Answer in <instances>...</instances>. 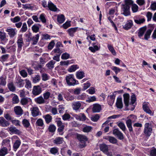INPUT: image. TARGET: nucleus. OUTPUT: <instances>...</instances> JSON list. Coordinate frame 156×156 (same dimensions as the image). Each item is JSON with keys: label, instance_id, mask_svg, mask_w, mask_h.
<instances>
[{"label": "nucleus", "instance_id": "19", "mask_svg": "<svg viewBox=\"0 0 156 156\" xmlns=\"http://www.w3.org/2000/svg\"><path fill=\"white\" fill-rule=\"evenodd\" d=\"M48 6L49 9L52 11H56L57 8L50 1L48 2Z\"/></svg>", "mask_w": 156, "mask_h": 156}, {"label": "nucleus", "instance_id": "26", "mask_svg": "<svg viewBox=\"0 0 156 156\" xmlns=\"http://www.w3.org/2000/svg\"><path fill=\"white\" fill-rule=\"evenodd\" d=\"M117 107L119 108H122L123 107L122 98H118L116 104Z\"/></svg>", "mask_w": 156, "mask_h": 156}, {"label": "nucleus", "instance_id": "53", "mask_svg": "<svg viewBox=\"0 0 156 156\" xmlns=\"http://www.w3.org/2000/svg\"><path fill=\"white\" fill-rule=\"evenodd\" d=\"M96 98L95 96H93L91 97H89L86 100V101L87 102L90 103L96 100Z\"/></svg>", "mask_w": 156, "mask_h": 156}, {"label": "nucleus", "instance_id": "4", "mask_svg": "<svg viewBox=\"0 0 156 156\" xmlns=\"http://www.w3.org/2000/svg\"><path fill=\"white\" fill-rule=\"evenodd\" d=\"M152 132V125L149 123H146L144 125V133L147 137L150 136Z\"/></svg>", "mask_w": 156, "mask_h": 156}, {"label": "nucleus", "instance_id": "35", "mask_svg": "<svg viewBox=\"0 0 156 156\" xmlns=\"http://www.w3.org/2000/svg\"><path fill=\"white\" fill-rule=\"evenodd\" d=\"M8 150L6 147H3L0 150V156H5L7 153Z\"/></svg>", "mask_w": 156, "mask_h": 156}, {"label": "nucleus", "instance_id": "42", "mask_svg": "<svg viewBox=\"0 0 156 156\" xmlns=\"http://www.w3.org/2000/svg\"><path fill=\"white\" fill-rule=\"evenodd\" d=\"M25 80L26 82L25 87L28 89L31 88L32 87L30 81L29 80L27 79Z\"/></svg>", "mask_w": 156, "mask_h": 156}, {"label": "nucleus", "instance_id": "44", "mask_svg": "<svg viewBox=\"0 0 156 156\" xmlns=\"http://www.w3.org/2000/svg\"><path fill=\"white\" fill-rule=\"evenodd\" d=\"M58 148L55 147L51 148L50 151L51 154H55L58 152Z\"/></svg>", "mask_w": 156, "mask_h": 156}, {"label": "nucleus", "instance_id": "50", "mask_svg": "<svg viewBox=\"0 0 156 156\" xmlns=\"http://www.w3.org/2000/svg\"><path fill=\"white\" fill-rule=\"evenodd\" d=\"M48 129L50 132H54L56 130V127L54 125H51L49 126Z\"/></svg>", "mask_w": 156, "mask_h": 156}, {"label": "nucleus", "instance_id": "56", "mask_svg": "<svg viewBox=\"0 0 156 156\" xmlns=\"http://www.w3.org/2000/svg\"><path fill=\"white\" fill-rule=\"evenodd\" d=\"M146 17L147 18V21H149L151 20L152 18V13L150 12H148L146 15Z\"/></svg>", "mask_w": 156, "mask_h": 156}, {"label": "nucleus", "instance_id": "15", "mask_svg": "<svg viewBox=\"0 0 156 156\" xmlns=\"http://www.w3.org/2000/svg\"><path fill=\"white\" fill-rule=\"evenodd\" d=\"M29 102H32V100L30 98H23L20 100V103L23 105H26Z\"/></svg>", "mask_w": 156, "mask_h": 156}, {"label": "nucleus", "instance_id": "9", "mask_svg": "<svg viewBox=\"0 0 156 156\" xmlns=\"http://www.w3.org/2000/svg\"><path fill=\"white\" fill-rule=\"evenodd\" d=\"M16 29H15L9 27L6 29V31L8 33V34L9 35L10 37H14L16 34Z\"/></svg>", "mask_w": 156, "mask_h": 156}, {"label": "nucleus", "instance_id": "32", "mask_svg": "<svg viewBox=\"0 0 156 156\" xmlns=\"http://www.w3.org/2000/svg\"><path fill=\"white\" fill-rule=\"evenodd\" d=\"M40 26V27L41 25L39 24L34 25L32 27L33 31L35 33L39 31Z\"/></svg>", "mask_w": 156, "mask_h": 156}, {"label": "nucleus", "instance_id": "29", "mask_svg": "<svg viewBox=\"0 0 156 156\" xmlns=\"http://www.w3.org/2000/svg\"><path fill=\"white\" fill-rule=\"evenodd\" d=\"M16 83L17 84L18 87H23L24 84V80L21 79H17L16 81Z\"/></svg>", "mask_w": 156, "mask_h": 156}, {"label": "nucleus", "instance_id": "55", "mask_svg": "<svg viewBox=\"0 0 156 156\" xmlns=\"http://www.w3.org/2000/svg\"><path fill=\"white\" fill-rule=\"evenodd\" d=\"M19 101L18 97L16 95H15L12 98V102L13 104L18 103Z\"/></svg>", "mask_w": 156, "mask_h": 156}, {"label": "nucleus", "instance_id": "16", "mask_svg": "<svg viewBox=\"0 0 156 156\" xmlns=\"http://www.w3.org/2000/svg\"><path fill=\"white\" fill-rule=\"evenodd\" d=\"M34 101L36 103L39 104H44L45 102L44 99L41 96L35 98Z\"/></svg>", "mask_w": 156, "mask_h": 156}, {"label": "nucleus", "instance_id": "25", "mask_svg": "<svg viewBox=\"0 0 156 156\" xmlns=\"http://www.w3.org/2000/svg\"><path fill=\"white\" fill-rule=\"evenodd\" d=\"M39 34H37L35 36H34L33 37H29L30 40H31L33 41V42L32 43L33 44H36L37 43L39 38Z\"/></svg>", "mask_w": 156, "mask_h": 156}, {"label": "nucleus", "instance_id": "47", "mask_svg": "<svg viewBox=\"0 0 156 156\" xmlns=\"http://www.w3.org/2000/svg\"><path fill=\"white\" fill-rule=\"evenodd\" d=\"M119 127L123 131L126 130V127L125 124L122 122H120L118 124Z\"/></svg>", "mask_w": 156, "mask_h": 156}, {"label": "nucleus", "instance_id": "17", "mask_svg": "<svg viewBox=\"0 0 156 156\" xmlns=\"http://www.w3.org/2000/svg\"><path fill=\"white\" fill-rule=\"evenodd\" d=\"M133 25V22L131 20L127 21L125 25L123 26V28L125 30H128L131 28Z\"/></svg>", "mask_w": 156, "mask_h": 156}, {"label": "nucleus", "instance_id": "31", "mask_svg": "<svg viewBox=\"0 0 156 156\" xmlns=\"http://www.w3.org/2000/svg\"><path fill=\"white\" fill-rule=\"evenodd\" d=\"M146 27H145L141 28L140 29L139 32L138 33V36L140 38L143 36L145 30H146Z\"/></svg>", "mask_w": 156, "mask_h": 156}, {"label": "nucleus", "instance_id": "43", "mask_svg": "<svg viewBox=\"0 0 156 156\" xmlns=\"http://www.w3.org/2000/svg\"><path fill=\"white\" fill-rule=\"evenodd\" d=\"M6 77H0V85L5 86L6 83Z\"/></svg>", "mask_w": 156, "mask_h": 156}, {"label": "nucleus", "instance_id": "58", "mask_svg": "<svg viewBox=\"0 0 156 156\" xmlns=\"http://www.w3.org/2000/svg\"><path fill=\"white\" fill-rule=\"evenodd\" d=\"M145 19L144 18H142L140 19L135 20V22L137 24H141L143 23L145 21Z\"/></svg>", "mask_w": 156, "mask_h": 156}, {"label": "nucleus", "instance_id": "41", "mask_svg": "<svg viewBox=\"0 0 156 156\" xmlns=\"http://www.w3.org/2000/svg\"><path fill=\"white\" fill-rule=\"evenodd\" d=\"M55 62L53 60L51 61L46 65L47 67L49 69L53 68L54 67V65Z\"/></svg>", "mask_w": 156, "mask_h": 156}, {"label": "nucleus", "instance_id": "40", "mask_svg": "<svg viewBox=\"0 0 156 156\" xmlns=\"http://www.w3.org/2000/svg\"><path fill=\"white\" fill-rule=\"evenodd\" d=\"M152 32V30L149 29L147 30L144 35V38L146 40H147L150 37V36Z\"/></svg>", "mask_w": 156, "mask_h": 156}, {"label": "nucleus", "instance_id": "63", "mask_svg": "<svg viewBox=\"0 0 156 156\" xmlns=\"http://www.w3.org/2000/svg\"><path fill=\"white\" fill-rule=\"evenodd\" d=\"M69 54L67 53H65L63 54L61 56V58L62 59H67L69 58Z\"/></svg>", "mask_w": 156, "mask_h": 156}, {"label": "nucleus", "instance_id": "2", "mask_svg": "<svg viewBox=\"0 0 156 156\" xmlns=\"http://www.w3.org/2000/svg\"><path fill=\"white\" fill-rule=\"evenodd\" d=\"M77 139L80 142V147L83 148L86 146V142L87 141L88 138L85 135L78 134L77 136Z\"/></svg>", "mask_w": 156, "mask_h": 156}, {"label": "nucleus", "instance_id": "60", "mask_svg": "<svg viewBox=\"0 0 156 156\" xmlns=\"http://www.w3.org/2000/svg\"><path fill=\"white\" fill-rule=\"evenodd\" d=\"M20 75L23 77H26L27 76V74L25 70L23 69L20 71Z\"/></svg>", "mask_w": 156, "mask_h": 156}, {"label": "nucleus", "instance_id": "3", "mask_svg": "<svg viewBox=\"0 0 156 156\" xmlns=\"http://www.w3.org/2000/svg\"><path fill=\"white\" fill-rule=\"evenodd\" d=\"M66 82L69 86H74L78 83V81L76 80L73 75H69L66 77Z\"/></svg>", "mask_w": 156, "mask_h": 156}, {"label": "nucleus", "instance_id": "38", "mask_svg": "<svg viewBox=\"0 0 156 156\" xmlns=\"http://www.w3.org/2000/svg\"><path fill=\"white\" fill-rule=\"evenodd\" d=\"M92 129V127L86 125L83 127V131L85 133H88L91 131Z\"/></svg>", "mask_w": 156, "mask_h": 156}, {"label": "nucleus", "instance_id": "51", "mask_svg": "<svg viewBox=\"0 0 156 156\" xmlns=\"http://www.w3.org/2000/svg\"><path fill=\"white\" fill-rule=\"evenodd\" d=\"M53 51L55 53H56L57 55L60 56L63 52V51L60 50L59 48H57L54 49Z\"/></svg>", "mask_w": 156, "mask_h": 156}, {"label": "nucleus", "instance_id": "5", "mask_svg": "<svg viewBox=\"0 0 156 156\" xmlns=\"http://www.w3.org/2000/svg\"><path fill=\"white\" fill-rule=\"evenodd\" d=\"M42 88L39 85L34 86L33 87L32 93L34 96L40 94L42 92Z\"/></svg>", "mask_w": 156, "mask_h": 156}, {"label": "nucleus", "instance_id": "1", "mask_svg": "<svg viewBox=\"0 0 156 156\" xmlns=\"http://www.w3.org/2000/svg\"><path fill=\"white\" fill-rule=\"evenodd\" d=\"M124 2V4L122 5V9L123 12L122 14L125 16H127L130 14V6L133 2L132 0H125Z\"/></svg>", "mask_w": 156, "mask_h": 156}, {"label": "nucleus", "instance_id": "13", "mask_svg": "<svg viewBox=\"0 0 156 156\" xmlns=\"http://www.w3.org/2000/svg\"><path fill=\"white\" fill-rule=\"evenodd\" d=\"M57 125L59 128L58 129V132H62L64 130L65 126L61 120H58L56 121Z\"/></svg>", "mask_w": 156, "mask_h": 156}, {"label": "nucleus", "instance_id": "46", "mask_svg": "<svg viewBox=\"0 0 156 156\" xmlns=\"http://www.w3.org/2000/svg\"><path fill=\"white\" fill-rule=\"evenodd\" d=\"M131 7L132 10L133 12H136L138 9V6L136 4H132Z\"/></svg>", "mask_w": 156, "mask_h": 156}, {"label": "nucleus", "instance_id": "20", "mask_svg": "<svg viewBox=\"0 0 156 156\" xmlns=\"http://www.w3.org/2000/svg\"><path fill=\"white\" fill-rule=\"evenodd\" d=\"M76 76L79 79H81L85 76V73L83 71H79L76 72Z\"/></svg>", "mask_w": 156, "mask_h": 156}, {"label": "nucleus", "instance_id": "59", "mask_svg": "<svg viewBox=\"0 0 156 156\" xmlns=\"http://www.w3.org/2000/svg\"><path fill=\"white\" fill-rule=\"evenodd\" d=\"M27 29V25L26 23H23L22 27L21 28L20 31L22 32H26Z\"/></svg>", "mask_w": 156, "mask_h": 156}, {"label": "nucleus", "instance_id": "57", "mask_svg": "<svg viewBox=\"0 0 156 156\" xmlns=\"http://www.w3.org/2000/svg\"><path fill=\"white\" fill-rule=\"evenodd\" d=\"M11 21L13 23H16L19 22L20 20V18L19 16H16L13 18L10 19Z\"/></svg>", "mask_w": 156, "mask_h": 156}, {"label": "nucleus", "instance_id": "48", "mask_svg": "<svg viewBox=\"0 0 156 156\" xmlns=\"http://www.w3.org/2000/svg\"><path fill=\"white\" fill-rule=\"evenodd\" d=\"M22 122L23 125L25 127H28L30 125V123L29 121L26 119H23Z\"/></svg>", "mask_w": 156, "mask_h": 156}, {"label": "nucleus", "instance_id": "28", "mask_svg": "<svg viewBox=\"0 0 156 156\" xmlns=\"http://www.w3.org/2000/svg\"><path fill=\"white\" fill-rule=\"evenodd\" d=\"M79 68V66L77 65H72L68 69V71L70 72H75L77 69Z\"/></svg>", "mask_w": 156, "mask_h": 156}, {"label": "nucleus", "instance_id": "33", "mask_svg": "<svg viewBox=\"0 0 156 156\" xmlns=\"http://www.w3.org/2000/svg\"><path fill=\"white\" fill-rule=\"evenodd\" d=\"M100 149L104 153L108 150V146L105 144H101L100 146Z\"/></svg>", "mask_w": 156, "mask_h": 156}, {"label": "nucleus", "instance_id": "18", "mask_svg": "<svg viewBox=\"0 0 156 156\" xmlns=\"http://www.w3.org/2000/svg\"><path fill=\"white\" fill-rule=\"evenodd\" d=\"M63 142V138L59 137L56 138L53 141V143L57 145L62 144Z\"/></svg>", "mask_w": 156, "mask_h": 156}, {"label": "nucleus", "instance_id": "12", "mask_svg": "<svg viewBox=\"0 0 156 156\" xmlns=\"http://www.w3.org/2000/svg\"><path fill=\"white\" fill-rule=\"evenodd\" d=\"M101 109V105L98 104H95L93 105L92 111L93 112H99Z\"/></svg>", "mask_w": 156, "mask_h": 156}, {"label": "nucleus", "instance_id": "24", "mask_svg": "<svg viewBox=\"0 0 156 156\" xmlns=\"http://www.w3.org/2000/svg\"><path fill=\"white\" fill-rule=\"evenodd\" d=\"M126 123L127 127L129 129L130 132H132L133 131V128L132 126V120L131 119H128L126 120Z\"/></svg>", "mask_w": 156, "mask_h": 156}, {"label": "nucleus", "instance_id": "52", "mask_svg": "<svg viewBox=\"0 0 156 156\" xmlns=\"http://www.w3.org/2000/svg\"><path fill=\"white\" fill-rule=\"evenodd\" d=\"M40 76L38 75H36L33 78V82L34 83H36L38 82L40 80Z\"/></svg>", "mask_w": 156, "mask_h": 156}, {"label": "nucleus", "instance_id": "37", "mask_svg": "<svg viewBox=\"0 0 156 156\" xmlns=\"http://www.w3.org/2000/svg\"><path fill=\"white\" fill-rule=\"evenodd\" d=\"M45 119L46 122L47 123H50L52 119V117L49 114H47L43 116Z\"/></svg>", "mask_w": 156, "mask_h": 156}, {"label": "nucleus", "instance_id": "10", "mask_svg": "<svg viewBox=\"0 0 156 156\" xmlns=\"http://www.w3.org/2000/svg\"><path fill=\"white\" fill-rule=\"evenodd\" d=\"M31 114L33 117H36L39 115L40 113L38 108L37 107H33L31 108Z\"/></svg>", "mask_w": 156, "mask_h": 156}, {"label": "nucleus", "instance_id": "7", "mask_svg": "<svg viewBox=\"0 0 156 156\" xmlns=\"http://www.w3.org/2000/svg\"><path fill=\"white\" fill-rule=\"evenodd\" d=\"M113 134L116 136L119 139L122 140L123 139V134L118 129H114L113 131Z\"/></svg>", "mask_w": 156, "mask_h": 156}, {"label": "nucleus", "instance_id": "30", "mask_svg": "<svg viewBox=\"0 0 156 156\" xmlns=\"http://www.w3.org/2000/svg\"><path fill=\"white\" fill-rule=\"evenodd\" d=\"M8 87L10 91L14 92L16 90V87L13 82H11L8 83Z\"/></svg>", "mask_w": 156, "mask_h": 156}, {"label": "nucleus", "instance_id": "49", "mask_svg": "<svg viewBox=\"0 0 156 156\" xmlns=\"http://www.w3.org/2000/svg\"><path fill=\"white\" fill-rule=\"evenodd\" d=\"M36 124L39 126L42 127L44 125L43 121L41 119H39L36 122Z\"/></svg>", "mask_w": 156, "mask_h": 156}, {"label": "nucleus", "instance_id": "36", "mask_svg": "<svg viewBox=\"0 0 156 156\" xmlns=\"http://www.w3.org/2000/svg\"><path fill=\"white\" fill-rule=\"evenodd\" d=\"M9 130L12 133L15 134H18L20 133V131L15 127H10L8 128Z\"/></svg>", "mask_w": 156, "mask_h": 156}, {"label": "nucleus", "instance_id": "39", "mask_svg": "<svg viewBox=\"0 0 156 156\" xmlns=\"http://www.w3.org/2000/svg\"><path fill=\"white\" fill-rule=\"evenodd\" d=\"M108 50L113 55H116V51L112 45L108 44Z\"/></svg>", "mask_w": 156, "mask_h": 156}, {"label": "nucleus", "instance_id": "11", "mask_svg": "<svg viewBox=\"0 0 156 156\" xmlns=\"http://www.w3.org/2000/svg\"><path fill=\"white\" fill-rule=\"evenodd\" d=\"M72 106L73 109L77 111L78 110L82 105V103L80 101H74L72 104Z\"/></svg>", "mask_w": 156, "mask_h": 156}, {"label": "nucleus", "instance_id": "27", "mask_svg": "<svg viewBox=\"0 0 156 156\" xmlns=\"http://www.w3.org/2000/svg\"><path fill=\"white\" fill-rule=\"evenodd\" d=\"M77 29V27L70 28L67 30V32L70 36L73 37L74 34L76 31Z\"/></svg>", "mask_w": 156, "mask_h": 156}, {"label": "nucleus", "instance_id": "23", "mask_svg": "<svg viewBox=\"0 0 156 156\" xmlns=\"http://www.w3.org/2000/svg\"><path fill=\"white\" fill-rule=\"evenodd\" d=\"M106 139L109 141L110 143L113 144H115L117 143V140L114 137L108 136L106 138Z\"/></svg>", "mask_w": 156, "mask_h": 156}, {"label": "nucleus", "instance_id": "45", "mask_svg": "<svg viewBox=\"0 0 156 156\" xmlns=\"http://www.w3.org/2000/svg\"><path fill=\"white\" fill-rule=\"evenodd\" d=\"M51 95V93L49 91H46L43 94V98L44 100H47L49 98Z\"/></svg>", "mask_w": 156, "mask_h": 156}, {"label": "nucleus", "instance_id": "8", "mask_svg": "<svg viewBox=\"0 0 156 156\" xmlns=\"http://www.w3.org/2000/svg\"><path fill=\"white\" fill-rule=\"evenodd\" d=\"M10 125V123L4 117H0V126L3 127H6Z\"/></svg>", "mask_w": 156, "mask_h": 156}, {"label": "nucleus", "instance_id": "61", "mask_svg": "<svg viewBox=\"0 0 156 156\" xmlns=\"http://www.w3.org/2000/svg\"><path fill=\"white\" fill-rule=\"evenodd\" d=\"M70 21H67L62 25L63 27L65 29H66L71 26Z\"/></svg>", "mask_w": 156, "mask_h": 156}, {"label": "nucleus", "instance_id": "54", "mask_svg": "<svg viewBox=\"0 0 156 156\" xmlns=\"http://www.w3.org/2000/svg\"><path fill=\"white\" fill-rule=\"evenodd\" d=\"M20 143L21 142L19 140H16L13 146L14 148L17 149L19 147Z\"/></svg>", "mask_w": 156, "mask_h": 156}, {"label": "nucleus", "instance_id": "64", "mask_svg": "<svg viewBox=\"0 0 156 156\" xmlns=\"http://www.w3.org/2000/svg\"><path fill=\"white\" fill-rule=\"evenodd\" d=\"M70 115L68 114H65L62 116V118L64 120H66L70 118Z\"/></svg>", "mask_w": 156, "mask_h": 156}, {"label": "nucleus", "instance_id": "22", "mask_svg": "<svg viewBox=\"0 0 156 156\" xmlns=\"http://www.w3.org/2000/svg\"><path fill=\"white\" fill-rule=\"evenodd\" d=\"M14 111L16 114L17 115H21L23 114V110L20 106L15 107Z\"/></svg>", "mask_w": 156, "mask_h": 156}, {"label": "nucleus", "instance_id": "62", "mask_svg": "<svg viewBox=\"0 0 156 156\" xmlns=\"http://www.w3.org/2000/svg\"><path fill=\"white\" fill-rule=\"evenodd\" d=\"M131 101L130 104L132 105L135 102H136V98L135 94H133L131 95Z\"/></svg>", "mask_w": 156, "mask_h": 156}, {"label": "nucleus", "instance_id": "6", "mask_svg": "<svg viewBox=\"0 0 156 156\" xmlns=\"http://www.w3.org/2000/svg\"><path fill=\"white\" fill-rule=\"evenodd\" d=\"M148 102H144L143 104V109L144 111L146 113L150 114L151 115H153L150 109L148 106Z\"/></svg>", "mask_w": 156, "mask_h": 156}, {"label": "nucleus", "instance_id": "34", "mask_svg": "<svg viewBox=\"0 0 156 156\" xmlns=\"http://www.w3.org/2000/svg\"><path fill=\"white\" fill-rule=\"evenodd\" d=\"M58 21L60 23H63L65 20V16L63 14L58 15L57 18Z\"/></svg>", "mask_w": 156, "mask_h": 156}, {"label": "nucleus", "instance_id": "21", "mask_svg": "<svg viewBox=\"0 0 156 156\" xmlns=\"http://www.w3.org/2000/svg\"><path fill=\"white\" fill-rule=\"evenodd\" d=\"M124 101L125 106L128 107L129 105V94H124L123 95Z\"/></svg>", "mask_w": 156, "mask_h": 156}, {"label": "nucleus", "instance_id": "14", "mask_svg": "<svg viewBox=\"0 0 156 156\" xmlns=\"http://www.w3.org/2000/svg\"><path fill=\"white\" fill-rule=\"evenodd\" d=\"M17 44L18 45V51H20L22 48V47L23 45V39L21 36L18 40L17 41Z\"/></svg>", "mask_w": 156, "mask_h": 156}]
</instances>
